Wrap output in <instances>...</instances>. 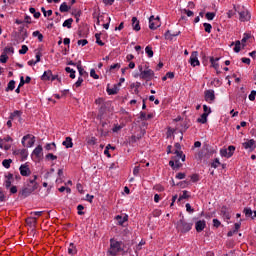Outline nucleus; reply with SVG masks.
Masks as SVG:
<instances>
[{"label":"nucleus","instance_id":"obj_1","mask_svg":"<svg viewBox=\"0 0 256 256\" xmlns=\"http://www.w3.org/2000/svg\"><path fill=\"white\" fill-rule=\"evenodd\" d=\"M39 184L37 183V175H34L33 178H30L26 181L24 184V187L22 190L19 192V197H22L25 199L26 197H29L31 193L36 191L38 189Z\"/></svg>","mask_w":256,"mask_h":256},{"label":"nucleus","instance_id":"obj_2","mask_svg":"<svg viewBox=\"0 0 256 256\" xmlns=\"http://www.w3.org/2000/svg\"><path fill=\"white\" fill-rule=\"evenodd\" d=\"M122 242L116 241L115 239H110V248L108 250L109 255L117 256V253L121 252Z\"/></svg>","mask_w":256,"mask_h":256},{"label":"nucleus","instance_id":"obj_3","mask_svg":"<svg viewBox=\"0 0 256 256\" xmlns=\"http://www.w3.org/2000/svg\"><path fill=\"white\" fill-rule=\"evenodd\" d=\"M192 227L193 224L187 223L183 217L177 222V229L180 233H189V230L192 229Z\"/></svg>","mask_w":256,"mask_h":256},{"label":"nucleus","instance_id":"obj_4","mask_svg":"<svg viewBox=\"0 0 256 256\" xmlns=\"http://www.w3.org/2000/svg\"><path fill=\"white\" fill-rule=\"evenodd\" d=\"M174 155L172 159L175 161L176 167H183V164L180 162H185V154H183V151L175 150Z\"/></svg>","mask_w":256,"mask_h":256},{"label":"nucleus","instance_id":"obj_5","mask_svg":"<svg viewBox=\"0 0 256 256\" xmlns=\"http://www.w3.org/2000/svg\"><path fill=\"white\" fill-rule=\"evenodd\" d=\"M235 153V146L231 145L227 148H223L220 150L221 157H226L229 159L230 157H233V154Z\"/></svg>","mask_w":256,"mask_h":256},{"label":"nucleus","instance_id":"obj_6","mask_svg":"<svg viewBox=\"0 0 256 256\" xmlns=\"http://www.w3.org/2000/svg\"><path fill=\"white\" fill-rule=\"evenodd\" d=\"M161 27V21L159 20V17L150 16L149 18V29H152V31H155V29H159Z\"/></svg>","mask_w":256,"mask_h":256},{"label":"nucleus","instance_id":"obj_7","mask_svg":"<svg viewBox=\"0 0 256 256\" xmlns=\"http://www.w3.org/2000/svg\"><path fill=\"white\" fill-rule=\"evenodd\" d=\"M199 52L193 51L190 56L189 63L192 65V67L200 66L201 63L199 62Z\"/></svg>","mask_w":256,"mask_h":256},{"label":"nucleus","instance_id":"obj_8","mask_svg":"<svg viewBox=\"0 0 256 256\" xmlns=\"http://www.w3.org/2000/svg\"><path fill=\"white\" fill-rule=\"evenodd\" d=\"M153 75H155V72L147 68L142 73H140V79H146L147 81H151V79L153 78Z\"/></svg>","mask_w":256,"mask_h":256},{"label":"nucleus","instance_id":"obj_9","mask_svg":"<svg viewBox=\"0 0 256 256\" xmlns=\"http://www.w3.org/2000/svg\"><path fill=\"white\" fill-rule=\"evenodd\" d=\"M27 139H28V142H27L26 147H33V145H35V136L31 137V134H27L26 136H24L22 138V145L24 147H25V141H27Z\"/></svg>","mask_w":256,"mask_h":256},{"label":"nucleus","instance_id":"obj_10","mask_svg":"<svg viewBox=\"0 0 256 256\" xmlns=\"http://www.w3.org/2000/svg\"><path fill=\"white\" fill-rule=\"evenodd\" d=\"M204 99L208 103H213V101H215V91L211 90V89L210 90H206L204 92Z\"/></svg>","mask_w":256,"mask_h":256},{"label":"nucleus","instance_id":"obj_11","mask_svg":"<svg viewBox=\"0 0 256 256\" xmlns=\"http://www.w3.org/2000/svg\"><path fill=\"white\" fill-rule=\"evenodd\" d=\"M205 227H207V222L205 220H199L195 223V229L197 233H201Z\"/></svg>","mask_w":256,"mask_h":256},{"label":"nucleus","instance_id":"obj_12","mask_svg":"<svg viewBox=\"0 0 256 256\" xmlns=\"http://www.w3.org/2000/svg\"><path fill=\"white\" fill-rule=\"evenodd\" d=\"M20 174L22 175V177H29L31 175V169H29V166L27 165H21Z\"/></svg>","mask_w":256,"mask_h":256},{"label":"nucleus","instance_id":"obj_13","mask_svg":"<svg viewBox=\"0 0 256 256\" xmlns=\"http://www.w3.org/2000/svg\"><path fill=\"white\" fill-rule=\"evenodd\" d=\"M178 35H181L180 31L171 33V31L168 30V31L165 32L164 37L168 41H173V37H177Z\"/></svg>","mask_w":256,"mask_h":256},{"label":"nucleus","instance_id":"obj_14","mask_svg":"<svg viewBox=\"0 0 256 256\" xmlns=\"http://www.w3.org/2000/svg\"><path fill=\"white\" fill-rule=\"evenodd\" d=\"M242 146L244 149H251V151H253L255 149V140L250 139L247 142H244Z\"/></svg>","mask_w":256,"mask_h":256},{"label":"nucleus","instance_id":"obj_15","mask_svg":"<svg viewBox=\"0 0 256 256\" xmlns=\"http://www.w3.org/2000/svg\"><path fill=\"white\" fill-rule=\"evenodd\" d=\"M240 15V21L245 22V21H249V19H251V14H249V11H242L239 13Z\"/></svg>","mask_w":256,"mask_h":256},{"label":"nucleus","instance_id":"obj_16","mask_svg":"<svg viewBox=\"0 0 256 256\" xmlns=\"http://www.w3.org/2000/svg\"><path fill=\"white\" fill-rule=\"evenodd\" d=\"M62 145L66 147V149H72L73 147V138L66 137L65 141L62 142Z\"/></svg>","mask_w":256,"mask_h":256},{"label":"nucleus","instance_id":"obj_17","mask_svg":"<svg viewBox=\"0 0 256 256\" xmlns=\"http://www.w3.org/2000/svg\"><path fill=\"white\" fill-rule=\"evenodd\" d=\"M53 77V72L51 70H47L43 73L41 76L42 81H51V78Z\"/></svg>","mask_w":256,"mask_h":256},{"label":"nucleus","instance_id":"obj_18","mask_svg":"<svg viewBox=\"0 0 256 256\" xmlns=\"http://www.w3.org/2000/svg\"><path fill=\"white\" fill-rule=\"evenodd\" d=\"M106 125H107V122H102L101 128H100L101 137H107L109 135V130L105 128Z\"/></svg>","mask_w":256,"mask_h":256},{"label":"nucleus","instance_id":"obj_19","mask_svg":"<svg viewBox=\"0 0 256 256\" xmlns=\"http://www.w3.org/2000/svg\"><path fill=\"white\" fill-rule=\"evenodd\" d=\"M132 27L134 31H141V25H139V20H137V17L132 18Z\"/></svg>","mask_w":256,"mask_h":256},{"label":"nucleus","instance_id":"obj_20","mask_svg":"<svg viewBox=\"0 0 256 256\" xmlns=\"http://www.w3.org/2000/svg\"><path fill=\"white\" fill-rule=\"evenodd\" d=\"M106 91L108 95H117L119 93V88H117V85H114L112 88L107 87Z\"/></svg>","mask_w":256,"mask_h":256},{"label":"nucleus","instance_id":"obj_21","mask_svg":"<svg viewBox=\"0 0 256 256\" xmlns=\"http://www.w3.org/2000/svg\"><path fill=\"white\" fill-rule=\"evenodd\" d=\"M43 153V146L38 145L34 151H33V155H35V157H37L39 159V157H41V154Z\"/></svg>","mask_w":256,"mask_h":256},{"label":"nucleus","instance_id":"obj_22","mask_svg":"<svg viewBox=\"0 0 256 256\" xmlns=\"http://www.w3.org/2000/svg\"><path fill=\"white\" fill-rule=\"evenodd\" d=\"M68 253L69 255H77V247H75V244L70 243L68 247Z\"/></svg>","mask_w":256,"mask_h":256},{"label":"nucleus","instance_id":"obj_23","mask_svg":"<svg viewBox=\"0 0 256 256\" xmlns=\"http://www.w3.org/2000/svg\"><path fill=\"white\" fill-rule=\"evenodd\" d=\"M220 58H214V57H210V63L212 65V67H214V69L217 71L219 69V63H217L216 61H219Z\"/></svg>","mask_w":256,"mask_h":256},{"label":"nucleus","instance_id":"obj_24","mask_svg":"<svg viewBox=\"0 0 256 256\" xmlns=\"http://www.w3.org/2000/svg\"><path fill=\"white\" fill-rule=\"evenodd\" d=\"M207 117H209V113H203L200 118L197 119L198 123L205 124L207 123Z\"/></svg>","mask_w":256,"mask_h":256},{"label":"nucleus","instance_id":"obj_25","mask_svg":"<svg viewBox=\"0 0 256 256\" xmlns=\"http://www.w3.org/2000/svg\"><path fill=\"white\" fill-rule=\"evenodd\" d=\"M69 9H71V6L67 5V2H64L60 5V11L61 13H67V11H69Z\"/></svg>","mask_w":256,"mask_h":256},{"label":"nucleus","instance_id":"obj_26","mask_svg":"<svg viewBox=\"0 0 256 256\" xmlns=\"http://www.w3.org/2000/svg\"><path fill=\"white\" fill-rule=\"evenodd\" d=\"M72 25H73V18H69L65 20L64 23L62 24V26L67 27V29H71Z\"/></svg>","mask_w":256,"mask_h":256},{"label":"nucleus","instance_id":"obj_27","mask_svg":"<svg viewBox=\"0 0 256 256\" xmlns=\"http://www.w3.org/2000/svg\"><path fill=\"white\" fill-rule=\"evenodd\" d=\"M127 219H128L127 215L124 216L123 218L121 215L116 216V221H118L119 225H123V223H125V221H127Z\"/></svg>","mask_w":256,"mask_h":256},{"label":"nucleus","instance_id":"obj_28","mask_svg":"<svg viewBox=\"0 0 256 256\" xmlns=\"http://www.w3.org/2000/svg\"><path fill=\"white\" fill-rule=\"evenodd\" d=\"M12 163H13L12 159H5L3 160L2 165L3 167H5V169H9Z\"/></svg>","mask_w":256,"mask_h":256},{"label":"nucleus","instance_id":"obj_29","mask_svg":"<svg viewBox=\"0 0 256 256\" xmlns=\"http://www.w3.org/2000/svg\"><path fill=\"white\" fill-rule=\"evenodd\" d=\"M221 213L225 219H231V215L227 212V207L223 206L221 209Z\"/></svg>","mask_w":256,"mask_h":256},{"label":"nucleus","instance_id":"obj_30","mask_svg":"<svg viewBox=\"0 0 256 256\" xmlns=\"http://www.w3.org/2000/svg\"><path fill=\"white\" fill-rule=\"evenodd\" d=\"M95 39H96L97 45H100V47H103L105 45V43L103 41H101V34L96 33Z\"/></svg>","mask_w":256,"mask_h":256},{"label":"nucleus","instance_id":"obj_31","mask_svg":"<svg viewBox=\"0 0 256 256\" xmlns=\"http://www.w3.org/2000/svg\"><path fill=\"white\" fill-rule=\"evenodd\" d=\"M46 151H52V149H57V145L55 144V142L52 143H48L45 146Z\"/></svg>","mask_w":256,"mask_h":256},{"label":"nucleus","instance_id":"obj_32","mask_svg":"<svg viewBox=\"0 0 256 256\" xmlns=\"http://www.w3.org/2000/svg\"><path fill=\"white\" fill-rule=\"evenodd\" d=\"M22 114H23V112H21L19 110H15L13 113H11L9 119L13 120V119H15V117H21Z\"/></svg>","mask_w":256,"mask_h":256},{"label":"nucleus","instance_id":"obj_33","mask_svg":"<svg viewBox=\"0 0 256 256\" xmlns=\"http://www.w3.org/2000/svg\"><path fill=\"white\" fill-rule=\"evenodd\" d=\"M29 11L32 13V15H34L35 19H39V17H41V12H37L35 8L31 7Z\"/></svg>","mask_w":256,"mask_h":256},{"label":"nucleus","instance_id":"obj_34","mask_svg":"<svg viewBox=\"0 0 256 256\" xmlns=\"http://www.w3.org/2000/svg\"><path fill=\"white\" fill-rule=\"evenodd\" d=\"M14 89H15V80H11L6 87V91H13Z\"/></svg>","mask_w":256,"mask_h":256},{"label":"nucleus","instance_id":"obj_35","mask_svg":"<svg viewBox=\"0 0 256 256\" xmlns=\"http://www.w3.org/2000/svg\"><path fill=\"white\" fill-rule=\"evenodd\" d=\"M32 35L33 37H38V41L40 43L43 42V34H41V32H39L38 30L34 31Z\"/></svg>","mask_w":256,"mask_h":256},{"label":"nucleus","instance_id":"obj_36","mask_svg":"<svg viewBox=\"0 0 256 256\" xmlns=\"http://www.w3.org/2000/svg\"><path fill=\"white\" fill-rule=\"evenodd\" d=\"M189 197H191L189 195V192L187 190H184L183 194L179 197L178 201H183V199H189Z\"/></svg>","mask_w":256,"mask_h":256},{"label":"nucleus","instance_id":"obj_37","mask_svg":"<svg viewBox=\"0 0 256 256\" xmlns=\"http://www.w3.org/2000/svg\"><path fill=\"white\" fill-rule=\"evenodd\" d=\"M66 73H70V78L75 79V70L71 69V67L65 68Z\"/></svg>","mask_w":256,"mask_h":256},{"label":"nucleus","instance_id":"obj_38","mask_svg":"<svg viewBox=\"0 0 256 256\" xmlns=\"http://www.w3.org/2000/svg\"><path fill=\"white\" fill-rule=\"evenodd\" d=\"M77 69H78V71H79V75H81V76H83V75H85V70L83 69V66H81V61H78V63H77Z\"/></svg>","mask_w":256,"mask_h":256},{"label":"nucleus","instance_id":"obj_39","mask_svg":"<svg viewBox=\"0 0 256 256\" xmlns=\"http://www.w3.org/2000/svg\"><path fill=\"white\" fill-rule=\"evenodd\" d=\"M145 51L149 58L153 57V48L151 46H146Z\"/></svg>","mask_w":256,"mask_h":256},{"label":"nucleus","instance_id":"obj_40","mask_svg":"<svg viewBox=\"0 0 256 256\" xmlns=\"http://www.w3.org/2000/svg\"><path fill=\"white\" fill-rule=\"evenodd\" d=\"M92 15H93V19H97L96 25H101V17L102 16H99V13H97V12H94Z\"/></svg>","mask_w":256,"mask_h":256},{"label":"nucleus","instance_id":"obj_41","mask_svg":"<svg viewBox=\"0 0 256 256\" xmlns=\"http://www.w3.org/2000/svg\"><path fill=\"white\" fill-rule=\"evenodd\" d=\"M8 59H9V56H7V54H5V52H2V54L0 56V63H7Z\"/></svg>","mask_w":256,"mask_h":256},{"label":"nucleus","instance_id":"obj_42","mask_svg":"<svg viewBox=\"0 0 256 256\" xmlns=\"http://www.w3.org/2000/svg\"><path fill=\"white\" fill-rule=\"evenodd\" d=\"M234 45H235V47H234V51H235V53H239V51H241V41H236L235 43H234Z\"/></svg>","mask_w":256,"mask_h":256},{"label":"nucleus","instance_id":"obj_43","mask_svg":"<svg viewBox=\"0 0 256 256\" xmlns=\"http://www.w3.org/2000/svg\"><path fill=\"white\" fill-rule=\"evenodd\" d=\"M19 155H21L22 159H27V149L18 150Z\"/></svg>","mask_w":256,"mask_h":256},{"label":"nucleus","instance_id":"obj_44","mask_svg":"<svg viewBox=\"0 0 256 256\" xmlns=\"http://www.w3.org/2000/svg\"><path fill=\"white\" fill-rule=\"evenodd\" d=\"M203 27H204L206 33H211V29H213V26H211L210 23H204Z\"/></svg>","mask_w":256,"mask_h":256},{"label":"nucleus","instance_id":"obj_45","mask_svg":"<svg viewBox=\"0 0 256 256\" xmlns=\"http://www.w3.org/2000/svg\"><path fill=\"white\" fill-rule=\"evenodd\" d=\"M243 213L246 215V217H252L253 215L251 208H244Z\"/></svg>","mask_w":256,"mask_h":256},{"label":"nucleus","instance_id":"obj_46","mask_svg":"<svg viewBox=\"0 0 256 256\" xmlns=\"http://www.w3.org/2000/svg\"><path fill=\"white\" fill-rule=\"evenodd\" d=\"M206 19H208V21H213V19H215V12H207Z\"/></svg>","mask_w":256,"mask_h":256},{"label":"nucleus","instance_id":"obj_47","mask_svg":"<svg viewBox=\"0 0 256 256\" xmlns=\"http://www.w3.org/2000/svg\"><path fill=\"white\" fill-rule=\"evenodd\" d=\"M170 167L175 171L176 169H181V167H177V163L173 160V158L169 161Z\"/></svg>","mask_w":256,"mask_h":256},{"label":"nucleus","instance_id":"obj_48","mask_svg":"<svg viewBox=\"0 0 256 256\" xmlns=\"http://www.w3.org/2000/svg\"><path fill=\"white\" fill-rule=\"evenodd\" d=\"M219 165H221V162L218 160V158H215V160L211 164V167H213V169H217Z\"/></svg>","mask_w":256,"mask_h":256},{"label":"nucleus","instance_id":"obj_49","mask_svg":"<svg viewBox=\"0 0 256 256\" xmlns=\"http://www.w3.org/2000/svg\"><path fill=\"white\" fill-rule=\"evenodd\" d=\"M29 51V47L27 45H22V48L19 50L20 55H25Z\"/></svg>","mask_w":256,"mask_h":256},{"label":"nucleus","instance_id":"obj_50","mask_svg":"<svg viewBox=\"0 0 256 256\" xmlns=\"http://www.w3.org/2000/svg\"><path fill=\"white\" fill-rule=\"evenodd\" d=\"M58 191H59L60 193H63V192H65V191H66V193H71V188L62 186V187H60V188L58 189Z\"/></svg>","mask_w":256,"mask_h":256},{"label":"nucleus","instance_id":"obj_51","mask_svg":"<svg viewBox=\"0 0 256 256\" xmlns=\"http://www.w3.org/2000/svg\"><path fill=\"white\" fill-rule=\"evenodd\" d=\"M83 209H85L84 205H78L77 210H78V215H85V212H83Z\"/></svg>","mask_w":256,"mask_h":256},{"label":"nucleus","instance_id":"obj_52","mask_svg":"<svg viewBox=\"0 0 256 256\" xmlns=\"http://www.w3.org/2000/svg\"><path fill=\"white\" fill-rule=\"evenodd\" d=\"M3 53L7 55V53H15V49L13 47H5Z\"/></svg>","mask_w":256,"mask_h":256},{"label":"nucleus","instance_id":"obj_53","mask_svg":"<svg viewBox=\"0 0 256 256\" xmlns=\"http://www.w3.org/2000/svg\"><path fill=\"white\" fill-rule=\"evenodd\" d=\"M251 39V34H247L245 33L244 34V37L242 38L241 40V43L244 44V43H247V40Z\"/></svg>","mask_w":256,"mask_h":256},{"label":"nucleus","instance_id":"obj_54","mask_svg":"<svg viewBox=\"0 0 256 256\" xmlns=\"http://www.w3.org/2000/svg\"><path fill=\"white\" fill-rule=\"evenodd\" d=\"M213 227L219 229V227H221V221H219V219H213Z\"/></svg>","mask_w":256,"mask_h":256},{"label":"nucleus","instance_id":"obj_55","mask_svg":"<svg viewBox=\"0 0 256 256\" xmlns=\"http://www.w3.org/2000/svg\"><path fill=\"white\" fill-rule=\"evenodd\" d=\"M90 77H92L93 79H99V75H97L95 69L90 70Z\"/></svg>","mask_w":256,"mask_h":256},{"label":"nucleus","instance_id":"obj_56","mask_svg":"<svg viewBox=\"0 0 256 256\" xmlns=\"http://www.w3.org/2000/svg\"><path fill=\"white\" fill-rule=\"evenodd\" d=\"M46 159H51V161L57 160V156L54 155L53 153H49L46 155Z\"/></svg>","mask_w":256,"mask_h":256},{"label":"nucleus","instance_id":"obj_57","mask_svg":"<svg viewBox=\"0 0 256 256\" xmlns=\"http://www.w3.org/2000/svg\"><path fill=\"white\" fill-rule=\"evenodd\" d=\"M255 97H256V91L252 90L248 98L250 99V101H255Z\"/></svg>","mask_w":256,"mask_h":256},{"label":"nucleus","instance_id":"obj_58","mask_svg":"<svg viewBox=\"0 0 256 256\" xmlns=\"http://www.w3.org/2000/svg\"><path fill=\"white\" fill-rule=\"evenodd\" d=\"M5 193H3V190L0 188V203H3V201H6Z\"/></svg>","mask_w":256,"mask_h":256},{"label":"nucleus","instance_id":"obj_59","mask_svg":"<svg viewBox=\"0 0 256 256\" xmlns=\"http://www.w3.org/2000/svg\"><path fill=\"white\" fill-rule=\"evenodd\" d=\"M191 181H192L193 183H197V181H199V175H198V174H193V175L191 176Z\"/></svg>","mask_w":256,"mask_h":256},{"label":"nucleus","instance_id":"obj_60","mask_svg":"<svg viewBox=\"0 0 256 256\" xmlns=\"http://www.w3.org/2000/svg\"><path fill=\"white\" fill-rule=\"evenodd\" d=\"M130 87H131L132 89H139V87H141V83H140V82L132 83V84L130 85Z\"/></svg>","mask_w":256,"mask_h":256},{"label":"nucleus","instance_id":"obj_61","mask_svg":"<svg viewBox=\"0 0 256 256\" xmlns=\"http://www.w3.org/2000/svg\"><path fill=\"white\" fill-rule=\"evenodd\" d=\"M78 45H82V47H85V45H87V43H89V41H87V39H83V40H78Z\"/></svg>","mask_w":256,"mask_h":256},{"label":"nucleus","instance_id":"obj_62","mask_svg":"<svg viewBox=\"0 0 256 256\" xmlns=\"http://www.w3.org/2000/svg\"><path fill=\"white\" fill-rule=\"evenodd\" d=\"M82 83H83V78L79 77L77 82L75 83V87H81Z\"/></svg>","mask_w":256,"mask_h":256},{"label":"nucleus","instance_id":"obj_63","mask_svg":"<svg viewBox=\"0 0 256 256\" xmlns=\"http://www.w3.org/2000/svg\"><path fill=\"white\" fill-rule=\"evenodd\" d=\"M186 175L185 173L183 172H179L177 175H176V179H185Z\"/></svg>","mask_w":256,"mask_h":256},{"label":"nucleus","instance_id":"obj_64","mask_svg":"<svg viewBox=\"0 0 256 256\" xmlns=\"http://www.w3.org/2000/svg\"><path fill=\"white\" fill-rule=\"evenodd\" d=\"M203 111L204 113H208V115L211 113V108H208L207 105H203Z\"/></svg>","mask_w":256,"mask_h":256}]
</instances>
